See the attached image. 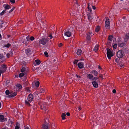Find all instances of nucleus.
I'll use <instances>...</instances> for the list:
<instances>
[{
    "label": "nucleus",
    "mask_w": 129,
    "mask_h": 129,
    "mask_svg": "<svg viewBox=\"0 0 129 129\" xmlns=\"http://www.w3.org/2000/svg\"><path fill=\"white\" fill-rule=\"evenodd\" d=\"M87 8L88 11H90L89 14H88V19L89 20H91L93 18L91 15H90V14L92 13V11L91 8L90 7V3H89L88 4Z\"/></svg>",
    "instance_id": "obj_1"
},
{
    "label": "nucleus",
    "mask_w": 129,
    "mask_h": 129,
    "mask_svg": "<svg viewBox=\"0 0 129 129\" xmlns=\"http://www.w3.org/2000/svg\"><path fill=\"white\" fill-rule=\"evenodd\" d=\"M99 78L95 77L93 78V81H92V84L94 87L97 88L98 87V82L99 81Z\"/></svg>",
    "instance_id": "obj_2"
},
{
    "label": "nucleus",
    "mask_w": 129,
    "mask_h": 129,
    "mask_svg": "<svg viewBox=\"0 0 129 129\" xmlns=\"http://www.w3.org/2000/svg\"><path fill=\"white\" fill-rule=\"evenodd\" d=\"M117 57L119 58L123 57L124 55V52L122 50H119L116 54Z\"/></svg>",
    "instance_id": "obj_3"
},
{
    "label": "nucleus",
    "mask_w": 129,
    "mask_h": 129,
    "mask_svg": "<svg viewBox=\"0 0 129 129\" xmlns=\"http://www.w3.org/2000/svg\"><path fill=\"white\" fill-rule=\"evenodd\" d=\"M48 38H43L40 40L39 43L40 44L44 45L48 42Z\"/></svg>",
    "instance_id": "obj_4"
},
{
    "label": "nucleus",
    "mask_w": 129,
    "mask_h": 129,
    "mask_svg": "<svg viewBox=\"0 0 129 129\" xmlns=\"http://www.w3.org/2000/svg\"><path fill=\"white\" fill-rule=\"evenodd\" d=\"M107 54L109 59H111V57L113 56V54L110 49L108 48L107 49Z\"/></svg>",
    "instance_id": "obj_5"
},
{
    "label": "nucleus",
    "mask_w": 129,
    "mask_h": 129,
    "mask_svg": "<svg viewBox=\"0 0 129 129\" xmlns=\"http://www.w3.org/2000/svg\"><path fill=\"white\" fill-rule=\"evenodd\" d=\"M106 19L105 21V26L106 29H108L110 28V23L108 18V17H106Z\"/></svg>",
    "instance_id": "obj_6"
},
{
    "label": "nucleus",
    "mask_w": 129,
    "mask_h": 129,
    "mask_svg": "<svg viewBox=\"0 0 129 129\" xmlns=\"http://www.w3.org/2000/svg\"><path fill=\"white\" fill-rule=\"evenodd\" d=\"M70 29H68V30H65L64 35L68 37H70L72 35V33Z\"/></svg>",
    "instance_id": "obj_7"
},
{
    "label": "nucleus",
    "mask_w": 129,
    "mask_h": 129,
    "mask_svg": "<svg viewBox=\"0 0 129 129\" xmlns=\"http://www.w3.org/2000/svg\"><path fill=\"white\" fill-rule=\"evenodd\" d=\"M118 40L119 41L118 42V46L119 47H123L125 45H126V42H124L121 43V41H120V39L118 38Z\"/></svg>",
    "instance_id": "obj_8"
},
{
    "label": "nucleus",
    "mask_w": 129,
    "mask_h": 129,
    "mask_svg": "<svg viewBox=\"0 0 129 129\" xmlns=\"http://www.w3.org/2000/svg\"><path fill=\"white\" fill-rule=\"evenodd\" d=\"M33 99L34 96L31 93H30L26 99L28 100V101L31 102L33 101Z\"/></svg>",
    "instance_id": "obj_9"
},
{
    "label": "nucleus",
    "mask_w": 129,
    "mask_h": 129,
    "mask_svg": "<svg viewBox=\"0 0 129 129\" xmlns=\"http://www.w3.org/2000/svg\"><path fill=\"white\" fill-rule=\"evenodd\" d=\"M7 67L6 65L3 64L0 69L1 72L2 73H4L6 70Z\"/></svg>",
    "instance_id": "obj_10"
},
{
    "label": "nucleus",
    "mask_w": 129,
    "mask_h": 129,
    "mask_svg": "<svg viewBox=\"0 0 129 129\" xmlns=\"http://www.w3.org/2000/svg\"><path fill=\"white\" fill-rule=\"evenodd\" d=\"M7 118H4V116L3 115L0 114V121L1 122H3L5 121H7Z\"/></svg>",
    "instance_id": "obj_11"
},
{
    "label": "nucleus",
    "mask_w": 129,
    "mask_h": 129,
    "mask_svg": "<svg viewBox=\"0 0 129 129\" xmlns=\"http://www.w3.org/2000/svg\"><path fill=\"white\" fill-rule=\"evenodd\" d=\"M49 124L47 122H45L42 125V128L43 129H48Z\"/></svg>",
    "instance_id": "obj_12"
},
{
    "label": "nucleus",
    "mask_w": 129,
    "mask_h": 129,
    "mask_svg": "<svg viewBox=\"0 0 129 129\" xmlns=\"http://www.w3.org/2000/svg\"><path fill=\"white\" fill-rule=\"evenodd\" d=\"M46 103H44L41 106V107L42 109L44 110L46 112L47 109L46 108Z\"/></svg>",
    "instance_id": "obj_13"
},
{
    "label": "nucleus",
    "mask_w": 129,
    "mask_h": 129,
    "mask_svg": "<svg viewBox=\"0 0 129 129\" xmlns=\"http://www.w3.org/2000/svg\"><path fill=\"white\" fill-rule=\"evenodd\" d=\"M78 68L80 69L83 68L84 67V65L83 62H79L77 64Z\"/></svg>",
    "instance_id": "obj_14"
},
{
    "label": "nucleus",
    "mask_w": 129,
    "mask_h": 129,
    "mask_svg": "<svg viewBox=\"0 0 129 129\" xmlns=\"http://www.w3.org/2000/svg\"><path fill=\"white\" fill-rule=\"evenodd\" d=\"M129 39V33H127L125 35L124 38V41L125 42H126Z\"/></svg>",
    "instance_id": "obj_15"
},
{
    "label": "nucleus",
    "mask_w": 129,
    "mask_h": 129,
    "mask_svg": "<svg viewBox=\"0 0 129 129\" xmlns=\"http://www.w3.org/2000/svg\"><path fill=\"white\" fill-rule=\"evenodd\" d=\"M17 94L16 92H14L12 94H11L10 95L7 96V97L9 98H13Z\"/></svg>",
    "instance_id": "obj_16"
},
{
    "label": "nucleus",
    "mask_w": 129,
    "mask_h": 129,
    "mask_svg": "<svg viewBox=\"0 0 129 129\" xmlns=\"http://www.w3.org/2000/svg\"><path fill=\"white\" fill-rule=\"evenodd\" d=\"M92 33H88L87 34L86 38L89 41H91V36H92Z\"/></svg>",
    "instance_id": "obj_17"
},
{
    "label": "nucleus",
    "mask_w": 129,
    "mask_h": 129,
    "mask_svg": "<svg viewBox=\"0 0 129 129\" xmlns=\"http://www.w3.org/2000/svg\"><path fill=\"white\" fill-rule=\"evenodd\" d=\"M87 78L90 80H91L92 81H93V75L91 74H88L87 75Z\"/></svg>",
    "instance_id": "obj_18"
},
{
    "label": "nucleus",
    "mask_w": 129,
    "mask_h": 129,
    "mask_svg": "<svg viewBox=\"0 0 129 129\" xmlns=\"http://www.w3.org/2000/svg\"><path fill=\"white\" fill-rule=\"evenodd\" d=\"M25 52L28 55L31 54V50L30 48H28L25 50Z\"/></svg>",
    "instance_id": "obj_19"
},
{
    "label": "nucleus",
    "mask_w": 129,
    "mask_h": 129,
    "mask_svg": "<svg viewBox=\"0 0 129 129\" xmlns=\"http://www.w3.org/2000/svg\"><path fill=\"white\" fill-rule=\"evenodd\" d=\"M37 16L39 19V21H41V18L42 17L41 15L40 12H38L37 13Z\"/></svg>",
    "instance_id": "obj_20"
},
{
    "label": "nucleus",
    "mask_w": 129,
    "mask_h": 129,
    "mask_svg": "<svg viewBox=\"0 0 129 129\" xmlns=\"http://www.w3.org/2000/svg\"><path fill=\"white\" fill-rule=\"evenodd\" d=\"M90 73L94 74L95 76H97L98 74V72L95 70H92L90 72Z\"/></svg>",
    "instance_id": "obj_21"
},
{
    "label": "nucleus",
    "mask_w": 129,
    "mask_h": 129,
    "mask_svg": "<svg viewBox=\"0 0 129 129\" xmlns=\"http://www.w3.org/2000/svg\"><path fill=\"white\" fill-rule=\"evenodd\" d=\"M31 102H29L28 101V100L27 99H26L25 101V105L27 106H30V103H31Z\"/></svg>",
    "instance_id": "obj_22"
},
{
    "label": "nucleus",
    "mask_w": 129,
    "mask_h": 129,
    "mask_svg": "<svg viewBox=\"0 0 129 129\" xmlns=\"http://www.w3.org/2000/svg\"><path fill=\"white\" fill-rule=\"evenodd\" d=\"M3 57L4 56L0 54V61H1V62L2 63H3L6 60V59H5V60H3Z\"/></svg>",
    "instance_id": "obj_23"
},
{
    "label": "nucleus",
    "mask_w": 129,
    "mask_h": 129,
    "mask_svg": "<svg viewBox=\"0 0 129 129\" xmlns=\"http://www.w3.org/2000/svg\"><path fill=\"white\" fill-rule=\"evenodd\" d=\"M118 66L121 68L124 67V63L122 62H121V61H120L118 63Z\"/></svg>",
    "instance_id": "obj_24"
},
{
    "label": "nucleus",
    "mask_w": 129,
    "mask_h": 129,
    "mask_svg": "<svg viewBox=\"0 0 129 129\" xmlns=\"http://www.w3.org/2000/svg\"><path fill=\"white\" fill-rule=\"evenodd\" d=\"M82 52V51L81 50L78 49L77 52L76 54L78 55H79L81 54Z\"/></svg>",
    "instance_id": "obj_25"
},
{
    "label": "nucleus",
    "mask_w": 129,
    "mask_h": 129,
    "mask_svg": "<svg viewBox=\"0 0 129 129\" xmlns=\"http://www.w3.org/2000/svg\"><path fill=\"white\" fill-rule=\"evenodd\" d=\"M5 10H8L11 8L10 6L8 4L6 5L4 7Z\"/></svg>",
    "instance_id": "obj_26"
},
{
    "label": "nucleus",
    "mask_w": 129,
    "mask_h": 129,
    "mask_svg": "<svg viewBox=\"0 0 129 129\" xmlns=\"http://www.w3.org/2000/svg\"><path fill=\"white\" fill-rule=\"evenodd\" d=\"M16 87L17 88L20 89L22 88V86L20 84H18L16 85Z\"/></svg>",
    "instance_id": "obj_27"
},
{
    "label": "nucleus",
    "mask_w": 129,
    "mask_h": 129,
    "mask_svg": "<svg viewBox=\"0 0 129 129\" xmlns=\"http://www.w3.org/2000/svg\"><path fill=\"white\" fill-rule=\"evenodd\" d=\"M100 27L98 25L96 26L95 29V31L96 32H98L100 30Z\"/></svg>",
    "instance_id": "obj_28"
},
{
    "label": "nucleus",
    "mask_w": 129,
    "mask_h": 129,
    "mask_svg": "<svg viewBox=\"0 0 129 129\" xmlns=\"http://www.w3.org/2000/svg\"><path fill=\"white\" fill-rule=\"evenodd\" d=\"M98 46L96 45L93 49V50L95 51H96L98 50Z\"/></svg>",
    "instance_id": "obj_29"
},
{
    "label": "nucleus",
    "mask_w": 129,
    "mask_h": 129,
    "mask_svg": "<svg viewBox=\"0 0 129 129\" xmlns=\"http://www.w3.org/2000/svg\"><path fill=\"white\" fill-rule=\"evenodd\" d=\"M35 62L37 64L39 65L40 64L41 61L39 59H36L35 60Z\"/></svg>",
    "instance_id": "obj_30"
},
{
    "label": "nucleus",
    "mask_w": 129,
    "mask_h": 129,
    "mask_svg": "<svg viewBox=\"0 0 129 129\" xmlns=\"http://www.w3.org/2000/svg\"><path fill=\"white\" fill-rule=\"evenodd\" d=\"M11 46V45L9 43H8L7 44H5L4 46V47L7 48H9Z\"/></svg>",
    "instance_id": "obj_31"
},
{
    "label": "nucleus",
    "mask_w": 129,
    "mask_h": 129,
    "mask_svg": "<svg viewBox=\"0 0 129 129\" xmlns=\"http://www.w3.org/2000/svg\"><path fill=\"white\" fill-rule=\"evenodd\" d=\"M66 116V115L64 113H62V114L61 115V117L62 119L63 120H64L65 119V116Z\"/></svg>",
    "instance_id": "obj_32"
},
{
    "label": "nucleus",
    "mask_w": 129,
    "mask_h": 129,
    "mask_svg": "<svg viewBox=\"0 0 129 129\" xmlns=\"http://www.w3.org/2000/svg\"><path fill=\"white\" fill-rule=\"evenodd\" d=\"M11 93L8 90H7L5 91V94L6 95H9V94H10Z\"/></svg>",
    "instance_id": "obj_33"
},
{
    "label": "nucleus",
    "mask_w": 129,
    "mask_h": 129,
    "mask_svg": "<svg viewBox=\"0 0 129 129\" xmlns=\"http://www.w3.org/2000/svg\"><path fill=\"white\" fill-rule=\"evenodd\" d=\"M40 82L38 81H37L36 82L35 84V86L37 87H38L39 85Z\"/></svg>",
    "instance_id": "obj_34"
},
{
    "label": "nucleus",
    "mask_w": 129,
    "mask_h": 129,
    "mask_svg": "<svg viewBox=\"0 0 129 129\" xmlns=\"http://www.w3.org/2000/svg\"><path fill=\"white\" fill-rule=\"evenodd\" d=\"M32 45L35 46H37L38 43L36 41H34L33 42Z\"/></svg>",
    "instance_id": "obj_35"
},
{
    "label": "nucleus",
    "mask_w": 129,
    "mask_h": 129,
    "mask_svg": "<svg viewBox=\"0 0 129 129\" xmlns=\"http://www.w3.org/2000/svg\"><path fill=\"white\" fill-rule=\"evenodd\" d=\"M24 74L23 73H20L19 75V77L20 78H21L24 75Z\"/></svg>",
    "instance_id": "obj_36"
},
{
    "label": "nucleus",
    "mask_w": 129,
    "mask_h": 129,
    "mask_svg": "<svg viewBox=\"0 0 129 129\" xmlns=\"http://www.w3.org/2000/svg\"><path fill=\"white\" fill-rule=\"evenodd\" d=\"M113 38L112 36H110L108 37V40L110 41H112V39Z\"/></svg>",
    "instance_id": "obj_37"
},
{
    "label": "nucleus",
    "mask_w": 129,
    "mask_h": 129,
    "mask_svg": "<svg viewBox=\"0 0 129 129\" xmlns=\"http://www.w3.org/2000/svg\"><path fill=\"white\" fill-rule=\"evenodd\" d=\"M6 10H3L2 12L0 13V15L2 16L5 13H6Z\"/></svg>",
    "instance_id": "obj_38"
},
{
    "label": "nucleus",
    "mask_w": 129,
    "mask_h": 129,
    "mask_svg": "<svg viewBox=\"0 0 129 129\" xmlns=\"http://www.w3.org/2000/svg\"><path fill=\"white\" fill-rule=\"evenodd\" d=\"M29 40L30 41H33L35 39V38L33 36H30Z\"/></svg>",
    "instance_id": "obj_39"
},
{
    "label": "nucleus",
    "mask_w": 129,
    "mask_h": 129,
    "mask_svg": "<svg viewBox=\"0 0 129 129\" xmlns=\"http://www.w3.org/2000/svg\"><path fill=\"white\" fill-rule=\"evenodd\" d=\"M40 92H41L42 93H44L45 92V91L43 88H41V89H40Z\"/></svg>",
    "instance_id": "obj_40"
},
{
    "label": "nucleus",
    "mask_w": 129,
    "mask_h": 129,
    "mask_svg": "<svg viewBox=\"0 0 129 129\" xmlns=\"http://www.w3.org/2000/svg\"><path fill=\"white\" fill-rule=\"evenodd\" d=\"M117 46V44H114L113 45V48H114L115 49H116Z\"/></svg>",
    "instance_id": "obj_41"
},
{
    "label": "nucleus",
    "mask_w": 129,
    "mask_h": 129,
    "mask_svg": "<svg viewBox=\"0 0 129 129\" xmlns=\"http://www.w3.org/2000/svg\"><path fill=\"white\" fill-rule=\"evenodd\" d=\"M48 37L50 38V39H52L53 38V37L51 33L48 35Z\"/></svg>",
    "instance_id": "obj_42"
},
{
    "label": "nucleus",
    "mask_w": 129,
    "mask_h": 129,
    "mask_svg": "<svg viewBox=\"0 0 129 129\" xmlns=\"http://www.w3.org/2000/svg\"><path fill=\"white\" fill-rule=\"evenodd\" d=\"M25 69V68L24 67H23L21 70V72H23L24 71Z\"/></svg>",
    "instance_id": "obj_43"
},
{
    "label": "nucleus",
    "mask_w": 129,
    "mask_h": 129,
    "mask_svg": "<svg viewBox=\"0 0 129 129\" xmlns=\"http://www.w3.org/2000/svg\"><path fill=\"white\" fill-rule=\"evenodd\" d=\"M44 54L46 57H48L49 55L47 52V51H45L44 52Z\"/></svg>",
    "instance_id": "obj_44"
},
{
    "label": "nucleus",
    "mask_w": 129,
    "mask_h": 129,
    "mask_svg": "<svg viewBox=\"0 0 129 129\" xmlns=\"http://www.w3.org/2000/svg\"><path fill=\"white\" fill-rule=\"evenodd\" d=\"M29 38L30 36H27L26 37V41H30V40H29Z\"/></svg>",
    "instance_id": "obj_45"
},
{
    "label": "nucleus",
    "mask_w": 129,
    "mask_h": 129,
    "mask_svg": "<svg viewBox=\"0 0 129 129\" xmlns=\"http://www.w3.org/2000/svg\"><path fill=\"white\" fill-rule=\"evenodd\" d=\"M10 1L12 4H14L15 2V0H10Z\"/></svg>",
    "instance_id": "obj_46"
},
{
    "label": "nucleus",
    "mask_w": 129,
    "mask_h": 129,
    "mask_svg": "<svg viewBox=\"0 0 129 129\" xmlns=\"http://www.w3.org/2000/svg\"><path fill=\"white\" fill-rule=\"evenodd\" d=\"M11 56H12L13 54V52L12 51H10L9 53Z\"/></svg>",
    "instance_id": "obj_47"
},
{
    "label": "nucleus",
    "mask_w": 129,
    "mask_h": 129,
    "mask_svg": "<svg viewBox=\"0 0 129 129\" xmlns=\"http://www.w3.org/2000/svg\"><path fill=\"white\" fill-rule=\"evenodd\" d=\"M119 59L118 58H116L115 59V61L117 63H118V62H119Z\"/></svg>",
    "instance_id": "obj_48"
},
{
    "label": "nucleus",
    "mask_w": 129,
    "mask_h": 129,
    "mask_svg": "<svg viewBox=\"0 0 129 129\" xmlns=\"http://www.w3.org/2000/svg\"><path fill=\"white\" fill-rule=\"evenodd\" d=\"M35 93L36 94V96H39V94L38 93V92H36Z\"/></svg>",
    "instance_id": "obj_49"
},
{
    "label": "nucleus",
    "mask_w": 129,
    "mask_h": 129,
    "mask_svg": "<svg viewBox=\"0 0 129 129\" xmlns=\"http://www.w3.org/2000/svg\"><path fill=\"white\" fill-rule=\"evenodd\" d=\"M15 8L13 7L12 8L11 10H10L9 11V13H10L11 12H12L15 9Z\"/></svg>",
    "instance_id": "obj_50"
},
{
    "label": "nucleus",
    "mask_w": 129,
    "mask_h": 129,
    "mask_svg": "<svg viewBox=\"0 0 129 129\" xmlns=\"http://www.w3.org/2000/svg\"><path fill=\"white\" fill-rule=\"evenodd\" d=\"M11 56L9 53H7L6 54V56L8 58H9L10 57V56Z\"/></svg>",
    "instance_id": "obj_51"
},
{
    "label": "nucleus",
    "mask_w": 129,
    "mask_h": 129,
    "mask_svg": "<svg viewBox=\"0 0 129 129\" xmlns=\"http://www.w3.org/2000/svg\"><path fill=\"white\" fill-rule=\"evenodd\" d=\"M92 3L91 4V6H92V8L93 10H95L96 9V7L94 6H93Z\"/></svg>",
    "instance_id": "obj_52"
},
{
    "label": "nucleus",
    "mask_w": 129,
    "mask_h": 129,
    "mask_svg": "<svg viewBox=\"0 0 129 129\" xmlns=\"http://www.w3.org/2000/svg\"><path fill=\"white\" fill-rule=\"evenodd\" d=\"M78 62V60H75V61H74V64H76Z\"/></svg>",
    "instance_id": "obj_53"
},
{
    "label": "nucleus",
    "mask_w": 129,
    "mask_h": 129,
    "mask_svg": "<svg viewBox=\"0 0 129 129\" xmlns=\"http://www.w3.org/2000/svg\"><path fill=\"white\" fill-rule=\"evenodd\" d=\"M10 83V81L9 80H7L6 82V84L7 85H8V84Z\"/></svg>",
    "instance_id": "obj_54"
},
{
    "label": "nucleus",
    "mask_w": 129,
    "mask_h": 129,
    "mask_svg": "<svg viewBox=\"0 0 129 129\" xmlns=\"http://www.w3.org/2000/svg\"><path fill=\"white\" fill-rule=\"evenodd\" d=\"M76 76L77 77V78L80 79L81 78V77L80 76L77 75V74H76Z\"/></svg>",
    "instance_id": "obj_55"
},
{
    "label": "nucleus",
    "mask_w": 129,
    "mask_h": 129,
    "mask_svg": "<svg viewBox=\"0 0 129 129\" xmlns=\"http://www.w3.org/2000/svg\"><path fill=\"white\" fill-rule=\"evenodd\" d=\"M19 127L17 125H16L15 126V129H19Z\"/></svg>",
    "instance_id": "obj_56"
},
{
    "label": "nucleus",
    "mask_w": 129,
    "mask_h": 129,
    "mask_svg": "<svg viewBox=\"0 0 129 129\" xmlns=\"http://www.w3.org/2000/svg\"><path fill=\"white\" fill-rule=\"evenodd\" d=\"M48 99H49L48 100V101H50V99H51V97L50 96H49L47 97V98Z\"/></svg>",
    "instance_id": "obj_57"
},
{
    "label": "nucleus",
    "mask_w": 129,
    "mask_h": 129,
    "mask_svg": "<svg viewBox=\"0 0 129 129\" xmlns=\"http://www.w3.org/2000/svg\"><path fill=\"white\" fill-rule=\"evenodd\" d=\"M112 92L114 93H115L116 92V90L115 89H114L112 91Z\"/></svg>",
    "instance_id": "obj_58"
},
{
    "label": "nucleus",
    "mask_w": 129,
    "mask_h": 129,
    "mask_svg": "<svg viewBox=\"0 0 129 129\" xmlns=\"http://www.w3.org/2000/svg\"><path fill=\"white\" fill-rule=\"evenodd\" d=\"M1 129H8V128L6 126H5L4 127L2 128Z\"/></svg>",
    "instance_id": "obj_59"
},
{
    "label": "nucleus",
    "mask_w": 129,
    "mask_h": 129,
    "mask_svg": "<svg viewBox=\"0 0 129 129\" xmlns=\"http://www.w3.org/2000/svg\"><path fill=\"white\" fill-rule=\"evenodd\" d=\"M22 63L23 64H24L25 65L26 64V62H25L24 61H23L22 62Z\"/></svg>",
    "instance_id": "obj_60"
},
{
    "label": "nucleus",
    "mask_w": 129,
    "mask_h": 129,
    "mask_svg": "<svg viewBox=\"0 0 129 129\" xmlns=\"http://www.w3.org/2000/svg\"><path fill=\"white\" fill-rule=\"evenodd\" d=\"M81 117H83L84 116H85V115H84V114H83H83H81Z\"/></svg>",
    "instance_id": "obj_61"
},
{
    "label": "nucleus",
    "mask_w": 129,
    "mask_h": 129,
    "mask_svg": "<svg viewBox=\"0 0 129 129\" xmlns=\"http://www.w3.org/2000/svg\"><path fill=\"white\" fill-rule=\"evenodd\" d=\"M66 115L68 116H69L70 115V114L69 112H67L66 113Z\"/></svg>",
    "instance_id": "obj_62"
},
{
    "label": "nucleus",
    "mask_w": 129,
    "mask_h": 129,
    "mask_svg": "<svg viewBox=\"0 0 129 129\" xmlns=\"http://www.w3.org/2000/svg\"><path fill=\"white\" fill-rule=\"evenodd\" d=\"M62 44L61 43H60L59 45V47H60L61 46H62Z\"/></svg>",
    "instance_id": "obj_63"
},
{
    "label": "nucleus",
    "mask_w": 129,
    "mask_h": 129,
    "mask_svg": "<svg viewBox=\"0 0 129 129\" xmlns=\"http://www.w3.org/2000/svg\"><path fill=\"white\" fill-rule=\"evenodd\" d=\"M24 129H29V128L28 126H26L25 128Z\"/></svg>",
    "instance_id": "obj_64"
}]
</instances>
